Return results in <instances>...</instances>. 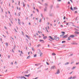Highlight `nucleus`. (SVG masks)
I'll list each match as a JSON object with an SVG mask.
<instances>
[{"label":"nucleus","instance_id":"1","mask_svg":"<svg viewBox=\"0 0 79 79\" xmlns=\"http://www.w3.org/2000/svg\"><path fill=\"white\" fill-rule=\"evenodd\" d=\"M37 52L40 55V57H42L43 56V53L42 52H41V51L40 49H38L37 50Z\"/></svg>","mask_w":79,"mask_h":79},{"label":"nucleus","instance_id":"2","mask_svg":"<svg viewBox=\"0 0 79 79\" xmlns=\"http://www.w3.org/2000/svg\"><path fill=\"white\" fill-rule=\"evenodd\" d=\"M54 39L56 40H58L60 39V38H59L57 37L56 36H54Z\"/></svg>","mask_w":79,"mask_h":79},{"label":"nucleus","instance_id":"3","mask_svg":"<svg viewBox=\"0 0 79 79\" xmlns=\"http://www.w3.org/2000/svg\"><path fill=\"white\" fill-rule=\"evenodd\" d=\"M61 33L62 34V35H60V37H62L63 36H64V34H65V32H63L62 31L61 32Z\"/></svg>","mask_w":79,"mask_h":79},{"label":"nucleus","instance_id":"4","mask_svg":"<svg viewBox=\"0 0 79 79\" xmlns=\"http://www.w3.org/2000/svg\"><path fill=\"white\" fill-rule=\"evenodd\" d=\"M19 78H20V79H27V78L26 77H25L23 76H21L20 77H19Z\"/></svg>","mask_w":79,"mask_h":79},{"label":"nucleus","instance_id":"5","mask_svg":"<svg viewBox=\"0 0 79 79\" xmlns=\"http://www.w3.org/2000/svg\"><path fill=\"white\" fill-rule=\"evenodd\" d=\"M60 73V69H58L57 72L56 73V74H58Z\"/></svg>","mask_w":79,"mask_h":79},{"label":"nucleus","instance_id":"6","mask_svg":"<svg viewBox=\"0 0 79 79\" xmlns=\"http://www.w3.org/2000/svg\"><path fill=\"white\" fill-rule=\"evenodd\" d=\"M55 66H52V67L51 68V69H55Z\"/></svg>","mask_w":79,"mask_h":79},{"label":"nucleus","instance_id":"7","mask_svg":"<svg viewBox=\"0 0 79 79\" xmlns=\"http://www.w3.org/2000/svg\"><path fill=\"white\" fill-rule=\"evenodd\" d=\"M49 39H52V40H54V39L52 38V36H49Z\"/></svg>","mask_w":79,"mask_h":79},{"label":"nucleus","instance_id":"8","mask_svg":"<svg viewBox=\"0 0 79 79\" xmlns=\"http://www.w3.org/2000/svg\"><path fill=\"white\" fill-rule=\"evenodd\" d=\"M40 42H42V43H44V40H40Z\"/></svg>","mask_w":79,"mask_h":79},{"label":"nucleus","instance_id":"9","mask_svg":"<svg viewBox=\"0 0 79 79\" xmlns=\"http://www.w3.org/2000/svg\"><path fill=\"white\" fill-rule=\"evenodd\" d=\"M76 77H71L70 78V79H75Z\"/></svg>","mask_w":79,"mask_h":79},{"label":"nucleus","instance_id":"10","mask_svg":"<svg viewBox=\"0 0 79 79\" xmlns=\"http://www.w3.org/2000/svg\"><path fill=\"white\" fill-rule=\"evenodd\" d=\"M18 23H19V24H21V21L20 20V19H18Z\"/></svg>","mask_w":79,"mask_h":79},{"label":"nucleus","instance_id":"11","mask_svg":"<svg viewBox=\"0 0 79 79\" xmlns=\"http://www.w3.org/2000/svg\"><path fill=\"white\" fill-rule=\"evenodd\" d=\"M67 37H68V35H65L63 37V39H64V38H66Z\"/></svg>","mask_w":79,"mask_h":79},{"label":"nucleus","instance_id":"12","mask_svg":"<svg viewBox=\"0 0 79 79\" xmlns=\"http://www.w3.org/2000/svg\"><path fill=\"white\" fill-rule=\"evenodd\" d=\"M44 6H48V3H44Z\"/></svg>","mask_w":79,"mask_h":79},{"label":"nucleus","instance_id":"13","mask_svg":"<svg viewBox=\"0 0 79 79\" xmlns=\"http://www.w3.org/2000/svg\"><path fill=\"white\" fill-rule=\"evenodd\" d=\"M75 37V36H74V35H71L70 36V37H71V38H73V37Z\"/></svg>","mask_w":79,"mask_h":79},{"label":"nucleus","instance_id":"14","mask_svg":"<svg viewBox=\"0 0 79 79\" xmlns=\"http://www.w3.org/2000/svg\"><path fill=\"white\" fill-rule=\"evenodd\" d=\"M48 10V8L47 7V6H45V8L44 9V10Z\"/></svg>","mask_w":79,"mask_h":79},{"label":"nucleus","instance_id":"15","mask_svg":"<svg viewBox=\"0 0 79 79\" xmlns=\"http://www.w3.org/2000/svg\"><path fill=\"white\" fill-rule=\"evenodd\" d=\"M72 44H73V45H77V43H76L74 42L73 43H72Z\"/></svg>","mask_w":79,"mask_h":79},{"label":"nucleus","instance_id":"16","mask_svg":"<svg viewBox=\"0 0 79 79\" xmlns=\"http://www.w3.org/2000/svg\"><path fill=\"white\" fill-rule=\"evenodd\" d=\"M25 37H27L28 39H29V36L26 35H25Z\"/></svg>","mask_w":79,"mask_h":79},{"label":"nucleus","instance_id":"17","mask_svg":"<svg viewBox=\"0 0 79 79\" xmlns=\"http://www.w3.org/2000/svg\"><path fill=\"white\" fill-rule=\"evenodd\" d=\"M31 58V56H27V59H29L30 58Z\"/></svg>","mask_w":79,"mask_h":79},{"label":"nucleus","instance_id":"18","mask_svg":"<svg viewBox=\"0 0 79 79\" xmlns=\"http://www.w3.org/2000/svg\"><path fill=\"white\" fill-rule=\"evenodd\" d=\"M47 36H44L43 37V39H44V40L46 39H47Z\"/></svg>","mask_w":79,"mask_h":79},{"label":"nucleus","instance_id":"19","mask_svg":"<svg viewBox=\"0 0 79 79\" xmlns=\"http://www.w3.org/2000/svg\"><path fill=\"white\" fill-rule=\"evenodd\" d=\"M38 3H40V5H43V4H42L39 1H38Z\"/></svg>","mask_w":79,"mask_h":79},{"label":"nucleus","instance_id":"20","mask_svg":"<svg viewBox=\"0 0 79 79\" xmlns=\"http://www.w3.org/2000/svg\"><path fill=\"white\" fill-rule=\"evenodd\" d=\"M77 29H79V27H76L74 28L75 29H76V30L77 31Z\"/></svg>","mask_w":79,"mask_h":79},{"label":"nucleus","instance_id":"21","mask_svg":"<svg viewBox=\"0 0 79 79\" xmlns=\"http://www.w3.org/2000/svg\"><path fill=\"white\" fill-rule=\"evenodd\" d=\"M30 75V74H29L28 75H24V76H27V77H29V76Z\"/></svg>","mask_w":79,"mask_h":79},{"label":"nucleus","instance_id":"22","mask_svg":"<svg viewBox=\"0 0 79 79\" xmlns=\"http://www.w3.org/2000/svg\"><path fill=\"white\" fill-rule=\"evenodd\" d=\"M17 9L18 10H21V9H20V8L18 7H17Z\"/></svg>","mask_w":79,"mask_h":79},{"label":"nucleus","instance_id":"23","mask_svg":"<svg viewBox=\"0 0 79 79\" xmlns=\"http://www.w3.org/2000/svg\"><path fill=\"white\" fill-rule=\"evenodd\" d=\"M53 5H51L50 6V8H51V9H52V8H53Z\"/></svg>","mask_w":79,"mask_h":79},{"label":"nucleus","instance_id":"24","mask_svg":"<svg viewBox=\"0 0 79 79\" xmlns=\"http://www.w3.org/2000/svg\"><path fill=\"white\" fill-rule=\"evenodd\" d=\"M73 8H74V10H77V8L76 7H74Z\"/></svg>","mask_w":79,"mask_h":79},{"label":"nucleus","instance_id":"25","mask_svg":"<svg viewBox=\"0 0 79 79\" xmlns=\"http://www.w3.org/2000/svg\"><path fill=\"white\" fill-rule=\"evenodd\" d=\"M37 56V54H35L34 55V57H36Z\"/></svg>","mask_w":79,"mask_h":79},{"label":"nucleus","instance_id":"26","mask_svg":"<svg viewBox=\"0 0 79 79\" xmlns=\"http://www.w3.org/2000/svg\"><path fill=\"white\" fill-rule=\"evenodd\" d=\"M52 55H56V54L55 53H52Z\"/></svg>","mask_w":79,"mask_h":79},{"label":"nucleus","instance_id":"27","mask_svg":"<svg viewBox=\"0 0 79 79\" xmlns=\"http://www.w3.org/2000/svg\"><path fill=\"white\" fill-rule=\"evenodd\" d=\"M65 42H66V41H62V44H63V43H65Z\"/></svg>","mask_w":79,"mask_h":79},{"label":"nucleus","instance_id":"28","mask_svg":"<svg viewBox=\"0 0 79 79\" xmlns=\"http://www.w3.org/2000/svg\"><path fill=\"white\" fill-rule=\"evenodd\" d=\"M23 7H25V4H24V3L23 2Z\"/></svg>","mask_w":79,"mask_h":79},{"label":"nucleus","instance_id":"29","mask_svg":"<svg viewBox=\"0 0 79 79\" xmlns=\"http://www.w3.org/2000/svg\"><path fill=\"white\" fill-rule=\"evenodd\" d=\"M16 48V46L15 45H14V49L15 50Z\"/></svg>","mask_w":79,"mask_h":79},{"label":"nucleus","instance_id":"30","mask_svg":"<svg viewBox=\"0 0 79 79\" xmlns=\"http://www.w3.org/2000/svg\"><path fill=\"white\" fill-rule=\"evenodd\" d=\"M76 68V67H73V68H72V69H75Z\"/></svg>","mask_w":79,"mask_h":79},{"label":"nucleus","instance_id":"31","mask_svg":"<svg viewBox=\"0 0 79 79\" xmlns=\"http://www.w3.org/2000/svg\"><path fill=\"white\" fill-rule=\"evenodd\" d=\"M14 31H15L16 32H18V31H16V30L15 29H14Z\"/></svg>","mask_w":79,"mask_h":79},{"label":"nucleus","instance_id":"32","mask_svg":"<svg viewBox=\"0 0 79 79\" xmlns=\"http://www.w3.org/2000/svg\"><path fill=\"white\" fill-rule=\"evenodd\" d=\"M32 50H33V51H34V48H32Z\"/></svg>","mask_w":79,"mask_h":79},{"label":"nucleus","instance_id":"33","mask_svg":"<svg viewBox=\"0 0 79 79\" xmlns=\"http://www.w3.org/2000/svg\"><path fill=\"white\" fill-rule=\"evenodd\" d=\"M38 78H39V77H36L35 78H33V79H38Z\"/></svg>","mask_w":79,"mask_h":79},{"label":"nucleus","instance_id":"34","mask_svg":"<svg viewBox=\"0 0 79 79\" xmlns=\"http://www.w3.org/2000/svg\"><path fill=\"white\" fill-rule=\"evenodd\" d=\"M46 64H48V65H49V64H48L47 62H46Z\"/></svg>","mask_w":79,"mask_h":79},{"label":"nucleus","instance_id":"35","mask_svg":"<svg viewBox=\"0 0 79 79\" xmlns=\"http://www.w3.org/2000/svg\"><path fill=\"white\" fill-rule=\"evenodd\" d=\"M39 72H41V70H39L38 71L37 73H39Z\"/></svg>","mask_w":79,"mask_h":79},{"label":"nucleus","instance_id":"36","mask_svg":"<svg viewBox=\"0 0 79 79\" xmlns=\"http://www.w3.org/2000/svg\"><path fill=\"white\" fill-rule=\"evenodd\" d=\"M46 29L47 31V32H48V30H47V27H46Z\"/></svg>","mask_w":79,"mask_h":79},{"label":"nucleus","instance_id":"37","mask_svg":"<svg viewBox=\"0 0 79 79\" xmlns=\"http://www.w3.org/2000/svg\"><path fill=\"white\" fill-rule=\"evenodd\" d=\"M69 64V63H68V62L66 63L65 64L66 65V64Z\"/></svg>","mask_w":79,"mask_h":79},{"label":"nucleus","instance_id":"38","mask_svg":"<svg viewBox=\"0 0 79 79\" xmlns=\"http://www.w3.org/2000/svg\"><path fill=\"white\" fill-rule=\"evenodd\" d=\"M27 6L28 8H29V5L28 4H27Z\"/></svg>","mask_w":79,"mask_h":79},{"label":"nucleus","instance_id":"39","mask_svg":"<svg viewBox=\"0 0 79 79\" xmlns=\"http://www.w3.org/2000/svg\"><path fill=\"white\" fill-rule=\"evenodd\" d=\"M6 46H8V43H6Z\"/></svg>","mask_w":79,"mask_h":79},{"label":"nucleus","instance_id":"40","mask_svg":"<svg viewBox=\"0 0 79 79\" xmlns=\"http://www.w3.org/2000/svg\"><path fill=\"white\" fill-rule=\"evenodd\" d=\"M4 28L6 29H7V28H6V27H4Z\"/></svg>","mask_w":79,"mask_h":79},{"label":"nucleus","instance_id":"41","mask_svg":"<svg viewBox=\"0 0 79 79\" xmlns=\"http://www.w3.org/2000/svg\"><path fill=\"white\" fill-rule=\"evenodd\" d=\"M63 19H66V17H65V16H64Z\"/></svg>","mask_w":79,"mask_h":79},{"label":"nucleus","instance_id":"42","mask_svg":"<svg viewBox=\"0 0 79 79\" xmlns=\"http://www.w3.org/2000/svg\"><path fill=\"white\" fill-rule=\"evenodd\" d=\"M20 13H19V14H18L19 16H20Z\"/></svg>","mask_w":79,"mask_h":79},{"label":"nucleus","instance_id":"43","mask_svg":"<svg viewBox=\"0 0 79 79\" xmlns=\"http://www.w3.org/2000/svg\"><path fill=\"white\" fill-rule=\"evenodd\" d=\"M0 40L1 41V42H2V38H0Z\"/></svg>","mask_w":79,"mask_h":79},{"label":"nucleus","instance_id":"44","mask_svg":"<svg viewBox=\"0 0 79 79\" xmlns=\"http://www.w3.org/2000/svg\"><path fill=\"white\" fill-rule=\"evenodd\" d=\"M21 54H23V52H22V51H21Z\"/></svg>","mask_w":79,"mask_h":79},{"label":"nucleus","instance_id":"45","mask_svg":"<svg viewBox=\"0 0 79 79\" xmlns=\"http://www.w3.org/2000/svg\"><path fill=\"white\" fill-rule=\"evenodd\" d=\"M79 63V62L77 63H76V64H78Z\"/></svg>","mask_w":79,"mask_h":79},{"label":"nucleus","instance_id":"46","mask_svg":"<svg viewBox=\"0 0 79 79\" xmlns=\"http://www.w3.org/2000/svg\"><path fill=\"white\" fill-rule=\"evenodd\" d=\"M41 21H42V20L40 19V22H41Z\"/></svg>","mask_w":79,"mask_h":79},{"label":"nucleus","instance_id":"47","mask_svg":"<svg viewBox=\"0 0 79 79\" xmlns=\"http://www.w3.org/2000/svg\"><path fill=\"white\" fill-rule=\"evenodd\" d=\"M68 24H69V23H66V25H67V26H68Z\"/></svg>","mask_w":79,"mask_h":79},{"label":"nucleus","instance_id":"48","mask_svg":"<svg viewBox=\"0 0 79 79\" xmlns=\"http://www.w3.org/2000/svg\"><path fill=\"white\" fill-rule=\"evenodd\" d=\"M33 15L32 14H31V17H32V16H33Z\"/></svg>","mask_w":79,"mask_h":79},{"label":"nucleus","instance_id":"49","mask_svg":"<svg viewBox=\"0 0 79 79\" xmlns=\"http://www.w3.org/2000/svg\"><path fill=\"white\" fill-rule=\"evenodd\" d=\"M56 7H57V8H59V6H58V5H57V6H56Z\"/></svg>","mask_w":79,"mask_h":79},{"label":"nucleus","instance_id":"50","mask_svg":"<svg viewBox=\"0 0 79 79\" xmlns=\"http://www.w3.org/2000/svg\"><path fill=\"white\" fill-rule=\"evenodd\" d=\"M70 9L72 10H73V8H72V7H71L70 8Z\"/></svg>","mask_w":79,"mask_h":79},{"label":"nucleus","instance_id":"51","mask_svg":"<svg viewBox=\"0 0 79 79\" xmlns=\"http://www.w3.org/2000/svg\"><path fill=\"white\" fill-rule=\"evenodd\" d=\"M58 2H61V0H58Z\"/></svg>","mask_w":79,"mask_h":79},{"label":"nucleus","instance_id":"52","mask_svg":"<svg viewBox=\"0 0 79 79\" xmlns=\"http://www.w3.org/2000/svg\"><path fill=\"white\" fill-rule=\"evenodd\" d=\"M60 27H63V26L62 25H60Z\"/></svg>","mask_w":79,"mask_h":79},{"label":"nucleus","instance_id":"53","mask_svg":"<svg viewBox=\"0 0 79 79\" xmlns=\"http://www.w3.org/2000/svg\"><path fill=\"white\" fill-rule=\"evenodd\" d=\"M40 45L39 44V45H38L37 46V47H39V46H40Z\"/></svg>","mask_w":79,"mask_h":79},{"label":"nucleus","instance_id":"54","mask_svg":"<svg viewBox=\"0 0 79 79\" xmlns=\"http://www.w3.org/2000/svg\"><path fill=\"white\" fill-rule=\"evenodd\" d=\"M39 38H40V37H41V36H40V35H39Z\"/></svg>","mask_w":79,"mask_h":79},{"label":"nucleus","instance_id":"55","mask_svg":"<svg viewBox=\"0 0 79 79\" xmlns=\"http://www.w3.org/2000/svg\"><path fill=\"white\" fill-rule=\"evenodd\" d=\"M68 40H69V37H68Z\"/></svg>","mask_w":79,"mask_h":79},{"label":"nucleus","instance_id":"56","mask_svg":"<svg viewBox=\"0 0 79 79\" xmlns=\"http://www.w3.org/2000/svg\"><path fill=\"white\" fill-rule=\"evenodd\" d=\"M73 55V54H70V56H72V55Z\"/></svg>","mask_w":79,"mask_h":79},{"label":"nucleus","instance_id":"57","mask_svg":"<svg viewBox=\"0 0 79 79\" xmlns=\"http://www.w3.org/2000/svg\"><path fill=\"white\" fill-rule=\"evenodd\" d=\"M12 52H14V51L13 50V49H12Z\"/></svg>","mask_w":79,"mask_h":79},{"label":"nucleus","instance_id":"58","mask_svg":"<svg viewBox=\"0 0 79 79\" xmlns=\"http://www.w3.org/2000/svg\"><path fill=\"white\" fill-rule=\"evenodd\" d=\"M19 3H20V2L19 1Z\"/></svg>","mask_w":79,"mask_h":79},{"label":"nucleus","instance_id":"59","mask_svg":"<svg viewBox=\"0 0 79 79\" xmlns=\"http://www.w3.org/2000/svg\"><path fill=\"white\" fill-rule=\"evenodd\" d=\"M30 54V52H28V55H29Z\"/></svg>","mask_w":79,"mask_h":79},{"label":"nucleus","instance_id":"60","mask_svg":"<svg viewBox=\"0 0 79 79\" xmlns=\"http://www.w3.org/2000/svg\"><path fill=\"white\" fill-rule=\"evenodd\" d=\"M48 47H50V45H48Z\"/></svg>","mask_w":79,"mask_h":79},{"label":"nucleus","instance_id":"61","mask_svg":"<svg viewBox=\"0 0 79 79\" xmlns=\"http://www.w3.org/2000/svg\"><path fill=\"white\" fill-rule=\"evenodd\" d=\"M70 1L72 2V3H73V1H72V0H70Z\"/></svg>","mask_w":79,"mask_h":79},{"label":"nucleus","instance_id":"62","mask_svg":"<svg viewBox=\"0 0 79 79\" xmlns=\"http://www.w3.org/2000/svg\"><path fill=\"white\" fill-rule=\"evenodd\" d=\"M75 13H77V11H75Z\"/></svg>","mask_w":79,"mask_h":79},{"label":"nucleus","instance_id":"63","mask_svg":"<svg viewBox=\"0 0 79 79\" xmlns=\"http://www.w3.org/2000/svg\"><path fill=\"white\" fill-rule=\"evenodd\" d=\"M44 0H41L42 2H44Z\"/></svg>","mask_w":79,"mask_h":79},{"label":"nucleus","instance_id":"64","mask_svg":"<svg viewBox=\"0 0 79 79\" xmlns=\"http://www.w3.org/2000/svg\"><path fill=\"white\" fill-rule=\"evenodd\" d=\"M10 38H11V39L13 40V38H12V37H10Z\"/></svg>","mask_w":79,"mask_h":79}]
</instances>
